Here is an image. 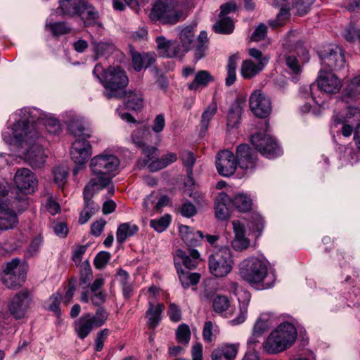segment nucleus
Wrapping results in <instances>:
<instances>
[{
  "instance_id": "41",
  "label": "nucleus",
  "mask_w": 360,
  "mask_h": 360,
  "mask_svg": "<svg viewBox=\"0 0 360 360\" xmlns=\"http://www.w3.org/2000/svg\"><path fill=\"white\" fill-rule=\"evenodd\" d=\"M239 60V56L238 53L231 56L229 58L228 63L226 65V77L225 79V83L227 86H230L236 80V67Z\"/></svg>"
},
{
  "instance_id": "15",
  "label": "nucleus",
  "mask_w": 360,
  "mask_h": 360,
  "mask_svg": "<svg viewBox=\"0 0 360 360\" xmlns=\"http://www.w3.org/2000/svg\"><path fill=\"white\" fill-rule=\"evenodd\" d=\"M249 106L253 114L260 118L269 116L272 110L270 98L261 90H255L251 94Z\"/></svg>"
},
{
  "instance_id": "25",
  "label": "nucleus",
  "mask_w": 360,
  "mask_h": 360,
  "mask_svg": "<svg viewBox=\"0 0 360 360\" xmlns=\"http://www.w3.org/2000/svg\"><path fill=\"white\" fill-rule=\"evenodd\" d=\"M132 65L134 70L137 72L143 68H147L155 61V54L154 53H140L132 48L130 49Z\"/></svg>"
},
{
  "instance_id": "10",
  "label": "nucleus",
  "mask_w": 360,
  "mask_h": 360,
  "mask_svg": "<svg viewBox=\"0 0 360 360\" xmlns=\"http://www.w3.org/2000/svg\"><path fill=\"white\" fill-rule=\"evenodd\" d=\"M26 274V266L19 259L14 258L6 265L3 283L8 288H19L25 282Z\"/></svg>"
},
{
  "instance_id": "47",
  "label": "nucleus",
  "mask_w": 360,
  "mask_h": 360,
  "mask_svg": "<svg viewBox=\"0 0 360 360\" xmlns=\"http://www.w3.org/2000/svg\"><path fill=\"white\" fill-rule=\"evenodd\" d=\"M45 27L54 37L66 34L71 30L70 27L65 22H49L46 24Z\"/></svg>"
},
{
  "instance_id": "45",
  "label": "nucleus",
  "mask_w": 360,
  "mask_h": 360,
  "mask_svg": "<svg viewBox=\"0 0 360 360\" xmlns=\"http://www.w3.org/2000/svg\"><path fill=\"white\" fill-rule=\"evenodd\" d=\"M177 273L181 285L185 289L188 288L191 285H196L200 281V275L198 273H189L184 270H180Z\"/></svg>"
},
{
  "instance_id": "4",
  "label": "nucleus",
  "mask_w": 360,
  "mask_h": 360,
  "mask_svg": "<svg viewBox=\"0 0 360 360\" xmlns=\"http://www.w3.org/2000/svg\"><path fill=\"white\" fill-rule=\"evenodd\" d=\"M297 335V329L293 324L281 323L266 338L263 343V349L270 354L281 353L295 343Z\"/></svg>"
},
{
  "instance_id": "40",
  "label": "nucleus",
  "mask_w": 360,
  "mask_h": 360,
  "mask_svg": "<svg viewBox=\"0 0 360 360\" xmlns=\"http://www.w3.org/2000/svg\"><path fill=\"white\" fill-rule=\"evenodd\" d=\"M177 160L176 154L174 153H167L162 155L160 158H156L149 165V170L150 172H157L160 169H164L170 164L174 162Z\"/></svg>"
},
{
  "instance_id": "33",
  "label": "nucleus",
  "mask_w": 360,
  "mask_h": 360,
  "mask_svg": "<svg viewBox=\"0 0 360 360\" xmlns=\"http://www.w3.org/2000/svg\"><path fill=\"white\" fill-rule=\"evenodd\" d=\"M231 206L240 212H248L252 209V199L246 193H238L231 198Z\"/></svg>"
},
{
  "instance_id": "3",
  "label": "nucleus",
  "mask_w": 360,
  "mask_h": 360,
  "mask_svg": "<svg viewBox=\"0 0 360 360\" xmlns=\"http://www.w3.org/2000/svg\"><path fill=\"white\" fill-rule=\"evenodd\" d=\"M239 274L250 284H259L263 288H271L276 279L274 274L268 273L266 261L256 257H250L240 263Z\"/></svg>"
},
{
  "instance_id": "12",
  "label": "nucleus",
  "mask_w": 360,
  "mask_h": 360,
  "mask_svg": "<svg viewBox=\"0 0 360 360\" xmlns=\"http://www.w3.org/2000/svg\"><path fill=\"white\" fill-rule=\"evenodd\" d=\"M251 143L262 155L274 158L281 154L277 142L266 133H257L251 136Z\"/></svg>"
},
{
  "instance_id": "50",
  "label": "nucleus",
  "mask_w": 360,
  "mask_h": 360,
  "mask_svg": "<svg viewBox=\"0 0 360 360\" xmlns=\"http://www.w3.org/2000/svg\"><path fill=\"white\" fill-rule=\"evenodd\" d=\"M218 333L219 330L217 326L214 325L212 321H208L205 323L202 330V337L205 342H214Z\"/></svg>"
},
{
  "instance_id": "29",
  "label": "nucleus",
  "mask_w": 360,
  "mask_h": 360,
  "mask_svg": "<svg viewBox=\"0 0 360 360\" xmlns=\"http://www.w3.org/2000/svg\"><path fill=\"white\" fill-rule=\"evenodd\" d=\"M179 39L181 43L179 44V51H181V56H182L193 47V44L195 42L193 28L191 26H187L181 29L179 33Z\"/></svg>"
},
{
  "instance_id": "26",
  "label": "nucleus",
  "mask_w": 360,
  "mask_h": 360,
  "mask_svg": "<svg viewBox=\"0 0 360 360\" xmlns=\"http://www.w3.org/2000/svg\"><path fill=\"white\" fill-rule=\"evenodd\" d=\"M155 41L162 56L169 58L181 56V51H179V44L176 41L167 40L163 36L156 37Z\"/></svg>"
},
{
  "instance_id": "17",
  "label": "nucleus",
  "mask_w": 360,
  "mask_h": 360,
  "mask_svg": "<svg viewBox=\"0 0 360 360\" xmlns=\"http://www.w3.org/2000/svg\"><path fill=\"white\" fill-rule=\"evenodd\" d=\"M17 188L25 194L32 193L37 187L38 181L35 174L27 168L17 170L14 176Z\"/></svg>"
},
{
  "instance_id": "9",
  "label": "nucleus",
  "mask_w": 360,
  "mask_h": 360,
  "mask_svg": "<svg viewBox=\"0 0 360 360\" xmlns=\"http://www.w3.org/2000/svg\"><path fill=\"white\" fill-rule=\"evenodd\" d=\"M292 4V8L295 9V13L297 15H304L309 11V4H305L303 0H274L273 5L279 7L281 9L277 14L276 19L269 22L270 26L272 27H281L284 25L285 21L290 17V7Z\"/></svg>"
},
{
  "instance_id": "49",
  "label": "nucleus",
  "mask_w": 360,
  "mask_h": 360,
  "mask_svg": "<svg viewBox=\"0 0 360 360\" xmlns=\"http://www.w3.org/2000/svg\"><path fill=\"white\" fill-rule=\"evenodd\" d=\"M284 59L285 64L288 69L290 74L295 76H297L301 74L302 68L296 56L292 54L285 55Z\"/></svg>"
},
{
  "instance_id": "62",
  "label": "nucleus",
  "mask_w": 360,
  "mask_h": 360,
  "mask_svg": "<svg viewBox=\"0 0 360 360\" xmlns=\"http://www.w3.org/2000/svg\"><path fill=\"white\" fill-rule=\"evenodd\" d=\"M267 33V27L266 25L261 23L255 30L251 35V40L259 41L263 39Z\"/></svg>"
},
{
  "instance_id": "43",
  "label": "nucleus",
  "mask_w": 360,
  "mask_h": 360,
  "mask_svg": "<svg viewBox=\"0 0 360 360\" xmlns=\"http://www.w3.org/2000/svg\"><path fill=\"white\" fill-rule=\"evenodd\" d=\"M91 45L93 47V51L97 56L110 53L115 49L113 44L108 41H98L93 37L91 39Z\"/></svg>"
},
{
  "instance_id": "56",
  "label": "nucleus",
  "mask_w": 360,
  "mask_h": 360,
  "mask_svg": "<svg viewBox=\"0 0 360 360\" xmlns=\"http://www.w3.org/2000/svg\"><path fill=\"white\" fill-rule=\"evenodd\" d=\"M176 338L181 343L187 345L191 338V331L189 327L186 324H181L176 333Z\"/></svg>"
},
{
  "instance_id": "54",
  "label": "nucleus",
  "mask_w": 360,
  "mask_h": 360,
  "mask_svg": "<svg viewBox=\"0 0 360 360\" xmlns=\"http://www.w3.org/2000/svg\"><path fill=\"white\" fill-rule=\"evenodd\" d=\"M170 221L171 217L169 214H165L160 219L151 220L150 224L155 231L160 233L168 227Z\"/></svg>"
},
{
  "instance_id": "7",
  "label": "nucleus",
  "mask_w": 360,
  "mask_h": 360,
  "mask_svg": "<svg viewBox=\"0 0 360 360\" xmlns=\"http://www.w3.org/2000/svg\"><path fill=\"white\" fill-rule=\"evenodd\" d=\"M108 313L104 307H99L95 314H83L74 322V330L77 337L84 340L94 328L101 327L107 321Z\"/></svg>"
},
{
  "instance_id": "31",
  "label": "nucleus",
  "mask_w": 360,
  "mask_h": 360,
  "mask_svg": "<svg viewBox=\"0 0 360 360\" xmlns=\"http://www.w3.org/2000/svg\"><path fill=\"white\" fill-rule=\"evenodd\" d=\"M231 197L225 193H221L215 200V216L220 220H226L229 217V206H231L230 203Z\"/></svg>"
},
{
  "instance_id": "20",
  "label": "nucleus",
  "mask_w": 360,
  "mask_h": 360,
  "mask_svg": "<svg viewBox=\"0 0 360 360\" xmlns=\"http://www.w3.org/2000/svg\"><path fill=\"white\" fill-rule=\"evenodd\" d=\"M200 254L198 250L192 249L189 255L181 250H177L174 256V265L177 272L182 269V266L187 270L196 268L199 263Z\"/></svg>"
},
{
  "instance_id": "46",
  "label": "nucleus",
  "mask_w": 360,
  "mask_h": 360,
  "mask_svg": "<svg viewBox=\"0 0 360 360\" xmlns=\"http://www.w3.org/2000/svg\"><path fill=\"white\" fill-rule=\"evenodd\" d=\"M220 19L213 25L216 32L221 34H231L234 29L233 20L229 17L219 16Z\"/></svg>"
},
{
  "instance_id": "51",
  "label": "nucleus",
  "mask_w": 360,
  "mask_h": 360,
  "mask_svg": "<svg viewBox=\"0 0 360 360\" xmlns=\"http://www.w3.org/2000/svg\"><path fill=\"white\" fill-rule=\"evenodd\" d=\"M346 95L351 98H356L360 96V75L353 78L345 86Z\"/></svg>"
},
{
  "instance_id": "11",
  "label": "nucleus",
  "mask_w": 360,
  "mask_h": 360,
  "mask_svg": "<svg viewBox=\"0 0 360 360\" xmlns=\"http://www.w3.org/2000/svg\"><path fill=\"white\" fill-rule=\"evenodd\" d=\"M250 56L256 60H246L241 65V75L245 79H250L259 73L269 63V57L259 49L252 48L248 51Z\"/></svg>"
},
{
  "instance_id": "42",
  "label": "nucleus",
  "mask_w": 360,
  "mask_h": 360,
  "mask_svg": "<svg viewBox=\"0 0 360 360\" xmlns=\"http://www.w3.org/2000/svg\"><path fill=\"white\" fill-rule=\"evenodd\" d=\"M151 133L148 127H141L134 130L131 134V139L138 148H143L148 141Z\"/></svg>"
},
{
  "instance_id": "36",
  "label": "nucleus",
  "mask_w": 360,
  "mask_h": 360,
  "mask_svg": "<svg viewBox=\"0 0 360 360\" xmlns=\"http://www.w3.org/2000/svg\"><path fill=\"white\" fill-rule=\"evenodd\" d=\"M165 309L163 304L158 303L153 305L149 303V308L146 311V316L148 317V325L149 328H155L161 320V314Z\"/></svg>"
},
{
  "instance_id": "27",
  "label": "nucleus",
  "mask_w": 360,
  "mask_h": 360,
  "mask_svg": "<svg viewBox=\"0 0 360 360\" xmlns=\"http://www.w3.org/2000/svg\"><path fill=\"white\" fill-rule=\"evenodd\" d=\"M238 347L236 344H226L214 349L212 353V360H234Z\"/></svg>"
},
{
  "instance_id": "16",
  "label": "nucleus",
  "mask_w": 360,
  "mask_h": 360,
  "mask_svg": "<svg viewBox=\"0 0 360 360\" xmlns=\"http://www.w3.org/2000/svg\"><path fill=\"white\" fill-rule=\"evenodd\" d=\"M236 161L246 174L253 172L257 166V155L248 144H240L236 149Z\"/></svg>"
},
{
  "instance_id": "48",
  "label": "nucleus",
  "mask_w": 360,
  "mask_h": 360,
  "mask_svg": "<svg viewBox=\"0 0 360 360\" xmlns=\"http://www.w3.org/2000/svg\"><path fill=\"white\" fill-rule=\"evenodd\" d=\"M217 110V105L215 102H212L204 110L201 116V127L202 130L207 131L210 120L216 114Z\"/></svg>"
},
{
  "instance_id": "34",
  "label": "nucleus",
  "mask_w": 360,
  "mask_h": 360,
  "mask_svg": "<svg viewBox=\"0 0 360 360\" xmlns=\"http://www.w3.org/2000/svg\"><path fill=\"white\" fill-rule=\"evenodd\" d=\"M250 297V294L248 292L243 291L242 295L238 297L240 312L236 318L230 321V323L232 326L239 325L245 321L248 314Z\"/></svg>"
},
{
  "instance_id": "30",
  "label": "nucleus",
  "mask_w": 360,
  "mask_h": 360,
  "mask_svg": "<svg viewBox=\"0 0 360 360\" xmlns=\"http://www.w3.org/2000/svg\"><path fill=\"white\" fill-rule=\"evenodd\" d=\"M86 2L85 0H59L58 9L63 15L70 17L77 16Z\"/></svg>"
},
{
  "instance_id": "52",
  "label": "nucleus",
  "mask_w": 360,
  "mask_h": 360,
  "mask_svg": "<svg viewBox=\"0 0 360 360\" xmlns=\"http://www.w3.org/2000/svg\"><path fill=\"white\" fill-rule=\"evenodd\" d=\"M68 129L71 134L75 136H88L90 135L86 132V129L82 120H73L68 125Z\"/></svg>"
},
{
  "instance_id": "53",
  "label": "nucleus",
  "mask_w": 360,
  "mask_h": 360,
  "mask_svg": "<svg viewBox=\"0 0 360 360\" xmlns=\"http://www.w3.org/2000/svg\"><path fill=\"white\" fill-rule=\"evenodd\" d=\"M180 157L183 162V164L186 167L188 175H191L192 169L196 160L194 153L188 150H184L181 153Z\"/></svg>"
},
{
  "instance_id": "18",
  "label": "nucleus",
  "mask_w": 360,
  "mask_h": 360,
  "mask_svg": "<svg viewBox=\"0 0 360 360\" xmlns=\"http://www.w3.org/2000/svg\"><path fill=\"white\" fill-rule=\"evenodd\" d=\"M215 164L218 173L225 177L232 176L238 165L234 154L229 150H224L217 153Z\"/></svg>"
},
{
  "instance_id": "59",
  "label": "nucleus",
  "mask_w": 360,
  "mask_h": 360,
  "mask_svg": "<svg viewBox=\"0 0 360 360\" xmlns=\"http://www.w3.org/2000/svg\"><path fill=\"white\" fill-rule=\"evenodd\" d=\"M110 334V330L107 328L100 330L96 335L95 340V349L100 352L103 349L104 342Z\"/></svg>"
},
{
  "instance_id": "22",
  "label": "nucleus",
  "mask_w": 360,
  "mask_h": 360,
  "mask_svg": "<svg viewBox=\"0 0 360 360\" xmlns=\"http://www.w3.org/2000/svg\"><path fill=\"white\" fill-rule=\"evenodd\" d=\"M322 64L330 70H340L345 65L342 50L339 46L325 51L320 55Z\"/></svg>"
},
{
  "instance_id": "28",
  "label": "nucleus",
  "mask_w": 360,
  "mask_h": 360,
  "mask_svg": "<svg viewBox=\"0 0 360 360\" xmlns=\"http://www.w3.org/2000/svg\"><path fill=\"white\" fill-rule=\"evenodd\" d=\"M179 231L181 239L188 246L198 245L204 237L202 231H195L193 229L186 225H181Z\"/></svg>"
},
{
  "instance_id": "60",
  "label": "nucleus",
  "mask_w": 360,
  "mask_h": 360,
  "mask_svg": "<svg viewBox=\"0 0 360 360\" xmlns=\"http://www.w3.org/2000/svg\"><path fill=\"white\" fill-rule=\"evenodd\" d=\"M62 295L59 292H56L52 295L50 297L51 303L49 307V309L53 311L57 316L60 315V302Z\"/></svg>"
},
{
  "instance_id": "38",
  "label": "nucleus",
  "mask_w": 360,
  "mask_h": 360,
  "mask_svg": "<svg viewBox=\"0 0 360 360\" xmlns=\"http://www.w3.org/2000/svg\"><path fill=\"white\" fill-rule=\"evenodd\" d=\"M139 231V227L131 223L121 224L117 230L116 239L120 244L123 243L127 238L135 235Z\"/></svg>"
},
{
  "instance_id": "32",
  "label": "nucleus",
  "mask_w": 360,
  "mask_h": 360,
  "mask_svg": "<svg viewBox=\"0 0 360 360\" xmlns=\"http://www.w3.org/2000/svg\"><path fill=\"white\" fill-rule=\"evenodd\" d=\"M82 11L77 15L83 20L86 27L95 26L101 27L102 24L98 22V13L95 8L87 1L84 5Z\"/></svg>"
},
{
  "instance_id": "64",
  "label": "nucleus",
  "mask_w": 360,
  "mask_h": 360,
  "mask_svg": "<svg viewBox=\"0 0 360 360\" xmlns=\"http://www.w3.org/2000/svg\"><path fill=\"white\" fill-rule=\"evenodd\" d=\"M165 125V117L163 115H158L154 121L153 126V131L155 133H159L164 129Z\"/></svg>"
},
{
  "instance_id": "44",
  "label": "nucleus",
  "mask_w": 360,
  "mask_h": 360,
  "mask_svg": "<svg viewBox=\"0 0 360 360\" xmlns=\"http://www.w3.org/2000/svg\"><path fill=\"white\" fill-rule=\"evenodd\" d=\"M80 301L84 303L91 301L94 305L100 306L105 302V294L102 291L91 293L85 290L81 293Z\"/></svg>"
},
{
  "instance_id": "21",
  "label": "nucleus",
  "mask_w": 360,
  "mask_h": 360,
  "mask_svg": "<svg viewBox=\"0 0 360 360\" xmlns=\"http://www.w3.org/2000/svg\"><path fill=\"white\" fill-rule=\"evenodd\" d=\"M70 155L76 165H84L91 155V146L85 139H77L72 143Z\"/></svg>"
},
{
  "instance_id": "37",
  "label": "nucleus",
  "mask_w": 360,
  "mask_h": 360,
  "mask_svg": "<svg viewBox=\"0 0 360 360\" xmlns=\"http://www.w3.org/2000/svg\"><path fill=\"white\" fill-rule=\"evenodd\" d=\"M124 96H125L126 98L125 105L127 108L134 111H139L143 108V95L140 91H125Z\"/></svg>"
},
{
  "instance_id": "8",
  "label": "nucleus",
  "mask_w": 360,
  "mask_h": 360,
  "mask_svg": "<svg viewBox=\"0 0 360 360\" xmlns=\"http://www.w3.org/2000/svg\"><path fill=\"white\" fill-rule=\"evenodd\" d=\"M208 264L210 273L216 277H224L232 270L233 260L229 248H214L210 255Z\"/></svg>"
},
{
  "instance_id": "19",
  "label": "nucleus",
  "mask_w": 360,
  "mask_h": 360,
  "mask_svg": "<svg viewBox=\"0 0 360 360\" xmlns=\"http://www.w3.org/2000/svg\"><path fill=\"white\" fill-rule=\"evenodd\" d=\"M31 298L27 291L22 290L17 293L8 304V310L12 316L19 319L24 317L30 304Z\"/></svg>"
},
{
  "instance_id": "63",
  "label": "nucleus",
  "mask_w": 360,
  "mask_h": 360,
  "mask_svg": "<svg viewBox=\"0 0 360 360\" xmlns=\"http://www.w3.org/2000/svg\"><path fill=\"white\" fill-rule=\"evenodd\" d=\"M167 315L169 316L170 320L173 322H178L181 319V309L174 303H171L169 305Z\"/></svg>"
},
{
  "instance_id": "23",
  "label": "nucleus",
  "mask_w": 360,
  "mask_h": 360,
  "mask_svg": "<svg viewBox=\"0 0 360 360\" xmlns=\"http://www.w3.org/2000/svg\"><path fill=\"white\" fill-rule=\"evenodd\" d=\"M316 81L320 90L327 94H336L342 86L340 80L334 74L322 70Z\"/></svg>"
},
{
  "instance_id": "14",
  "label": "nucleus",
  "mask_w": 360,
  "mask_h": 360,
  "mask_svg": "<svg viewBox=\"0 0 360 360\" xmlns=\"http://www.w3.org/2000/svg\"><path fill=\"white\" fill-rule=\"evenodd\" d=\"M96 184V179H91L84 189V205L79 217V223L80 224L86 223L99 210V206L91 200L94 192L98 191L95 188Z\"/></svg>"
},
{
  "instance_id": "55",
  "label": "nucleus",
  "mask_w": 360,
  "mask_h": 360,
  "mask_svg": "<svg viewBox=\"0 0 360 360\" xmlns=\"http://www.w3.org/2000/svg\"><path fill=\"white\" fill-rule=\"evenodd\" d=\"M213 309L217 313L226 311L229 307V300L226 296L217 295L213 300Z\"/></svg>"
},
{
  "instance_id": "1",
  "label": "nucleus",
  "mask_w": 360,
  "mask_h": 360,
  "mask_svg": "<svg viewBox=\"0 0 360 360\" xmlns=\"http://www.w3.org/2000/svg\"><path fill=\"white\" fill-rule=\"evenodd\" d=\"M17 115L19 120L2 134L3 139L7 144L25 148L26 162L33 169L42 168L48 155L41 146L42 138L35 124L39 122L40 113L35 108H24Z\"/></svg>"
},
{
  "instance_id": "13",
  "label": "nucleus",
  "mask_w": 360,
  "mask_h": 360,
  "mask_svg": "<svg viewBox=\"0 0 360 360\" xmlns=\"http://www.w3.org/2000/svg\"><path fill=\"white\" fill-rule=\"evenodd\" d=\"M6 186L0 183V231L13 229L18 224V219L15 212L9 207L2 197L7 195Z\"/></svg>"
},
{
  "instance_id": "61",
  "label": "nucleus",
  "mask_w": 360,
  "mask_h": 360,
  "mask_svg": "<svg viewBox=\"0 0 360 360\" xmlns=\"http://www.w3.org/2000/svg\"><path fill=\"white\" fill-rule=\"evenodd\" d=\"M110 254L108 252H100L94 259V266L97 269H103L108 262Z\"/></svg>"
},
{
  "instance_id": "39",
  "label": "nucleus",
  "mask_w": 360,
  "mask_h": 360,
  "mask_svg": "<svg viewBox=\"0 0 360 360\" xmlns=\"http://www.w3.org/2000/svg\"><path fill=\"white\" fill-rule=\"evenodd\" d=\"M143 149V158H140L137 161V167L139 169H143L148 167L150 162H153L156 158H158V148L155 146H144Z\"/></svg>"
},
{
  "instance_id": "6",
  "label": "nucleus",
  "mask_w": 360,
  "mask_h": 360,
  "mask_svg": "<svg viewBox=\"0 0 360 360\" xmlns=\"http://www.w3.org/2000/svg\"><path fill=\"white\" fill-rule=\"evenodd\" d=\"M182 11L174 0H155L152 5L149 18L162 24L174 25L181 19Z\"/></svg>"
},
{
  "instance_id": "57",
  "label": "nucleus",
  "mask_w": 360,
  "mask_h": 360,
  "mask_svg": "<svg viewBox=\"0 0 360 360\" xmlns=\"http://www.w3.org/2000/svg\"><path fill=\"white\" fill-rule=\"evenodd\" d=\"M54 181L59 187L63 186L68 176V171L63 167H58L53 170Z\"/></svg>"
},
{
  "instance_id": "5",
  "label": "nucleus",
  "mask_w": 360,
  "mask_h": 360,
  "mask_svg": "<svg viewBox=\"0 0 360 360\" xmlns=\"http://www.w3.org/2000/svg\"><path fill=\"white\" fill-rule=\"evenodd\" d=\"M120 165L119 159L113 155L102 154L94 157L90 164L91 169L96 179L95 188L100 190L108 185L110 181V173L115 172Z\"/></svg>"
},
{
  "instance_id": "35",
  "label": "nucleus",
  "mask_w": 360,
  "mask_h": 360,
  "mask_svg": "<svg viewBox=\"0 0 360 360\" xmlns=\"http://www.w3.org/2000/svg\"><path fill=\"white\" fill-rule=\"evenodd\" d=\"M214 81V77L207 70H200L194 77V79L189 84L188 87L190 90L196 91L199 89L206 87L210 82Z\"/></svg>"
},
{
  "instance_id": "58",
  "label": "nucleus",
  "mask_w": 360,
  "mask_h": 360,
  "mask_svg": "<svg viewBox=\"0 0 360 360\" xmlns=\"http://www.w3.org/2000/svg\"><path fill=\"white\" fill-rule=\"evenodd\" d=\"M240 110L238 107L231 108L228 113L227 124L230 127H235L239 122Z\"/></svg>"
},
{
  "instance_id": "2",
  "label": "nucleus",
  "mask_w": 360,
  "mask_h": 360,
  "mask_svg": "<svg viewBox=\"0 0 360 360\" xmlns=\"http://www.w3.org/2000/svg\"><path fill=\"white\" fill-rule=\"evenodd\" d=\"M93 73L103 84V94L107 98H121L124 96L129 79L123 69L116 66L109 67L105 70L102 65L97 64Z\"/></svg>"
},
{
  "instance_id": "24",
  "label": "nucleus",
  "mask_w": 360,
  "mask_h": 360,
  "mask_svg": "<svg viewBox=\"0 0 360 360\" xmlns=\"http://www.w3.org/2000/svg\"><path fill=\"white\" fill-rule=\"evenodd\" d=\"M234 238L231 242L232 248L237 251H242L250 246V240L245 236V226L238 220L232 221Z\"/></svg>"
}]
</instances>
